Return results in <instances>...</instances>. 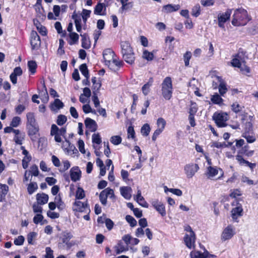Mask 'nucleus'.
Listing matches in <instances>:
<instances>
[{"instance_id": "nucleus-1", "label": "nucleus", "mask_w": 258, "mask_h": 258, "mask_svg": "<svg viewBox=\"0 0 258 258\" xmlns=\"http://www.w3.org/2000/svg\"><path fill=\"white\" fill-rule=\"evenodd\" d=\"M249 20L247 12L244 9L239 8L234 11L231 23L234 26H244Z\"/></svg>"}, {"instance_id": "nucleus-2", "label": "nucleus", "mask_w": 258, "mask_h": 258, "mask_svg": "<svg viewBox=\"0 0 258 258\" xmlns=\"http://www.w3.org/2000/svg\"><path fill=\"white\" fill-rule=\"evenodd\" d=\"M120 46L123 58L127 63L133 64L135 61V57L130 43L127 41H122Z\"/></svg>"}, {"instance_id": "nucleus-3", "label": "nucleus", "mask_w": 258, "mask_h": 258, "mask_svg": "<svg viewBox=\"0 0 258 258\" xmlns=\"http://www.w3.org/2000/svg\"><path fill=\"white\" fill-rule=\"evenodd\" d=\"M162 95L166 100H170L172 96L173 88L171 78L169 77H166L162 84Z\"/></svg>"}, {"instance_id": "nucleus-4", "label": "nucleus", "mask_w": 258, "mask_h": 258, "mask_svg": "<svg viewBox=\"0 0 258 258\" xmlns=\"http://www.w3.org/2000/svg\"><path fill=\"white\" fill-rule=\"evenodd\" d=\"M67 130L66 127L59 128L57 126L53 124L51 127L50 135L54 137V140L56 142L60 143L62 141V136L66 140V134Z\"/></svg>"}, {"instance_id": "nucleus-5", "label": "nucleus", "mask_w": 258, "mask_h": 258, "mask_svg": "<svg viewBox=\"0 0 258 258\" xmlns=\"http://www.w3.org/2000/svg\"><path fill=\"white\" fill-rule=\"evenodd\" d=\"M231 64L234 67L240 69L241 72L246 73L250 72L249 68L246 65L245 61L243 60L239 53H238L235 57L232 60Z\"/></svg>"}, {"instance_id": "nucleus-6", "label": "nucleus", "mask_w": 258, "mask_h": 258, "mask_svg": "<svg viewBox=\"0 0 258 258\" xmlns=\"http://www.w3.org/2000/svg\"><path fill=\"white\" fill-rule=\"evenodd\" d=\"M232 13V9H227L225 13H220L218 16V26L219 27L224 28L225 23L229 20Z\"/></svg>"}, {"instance_id": "nucleus-7", "label": "nucleus", "mask_w": 258, "mask_h": 258, "mask_svg": "<svg viewBox=\"0 0 258 258\" xmlns=\"http://www.w3.org/2000/svg\"><path fill=\"white\" fill-rule=\"evenodd\" d=\"M235 229L234 226L229 225L222 232L221 239L223 240H226L231 239L235 234Z\"/></svg>"}, {"instance_id": "nucleus-8", "label": "nucleus", "mask_w": 258, "mask_h": 258, "mask_svg": "<svg viewBox=\"0 0 258 258\" xmlns=\"http://www.w3.org/2000/svg\"><path fill=\"white\" fill-rule=\"evenodd\" d=\"M199 169V167L198 164L191 163L186 164L184 166V170L187 177L190 178L194 176Z\"/></svg>"}, {"instance_id": "nucleus-9", "label": "nucleus", "mask_w": 258, "mask_h": 258, "mask_svg": "<svg viewBox=\"0 0 258 258\" xmlns=\"http://www.w3.org/2000/svg\"><path fill=\"white\" fill-rule=\"evenodd\" d=\"M151 205L162 216L164 217L166 214V210L164 205L157 199L153 200L151 201Z\"/></svg>"}, {"instance_id": "nucleus-10", "label": "nucleus", "mask_w": 258, "mask_h": 258, "mask_svg": "<svg viewBox=\"0 0 258 258\" xmlns=\"http://www.w3.org/2000/svg\"><path fill=\"white\" fill-rule=\"evenodd\" d=\"M30 43L33 50L38 49L40 46V37L35 31H32L31 33Z\"/></svg>"}, {"instance_id": "nucleus-11", "label": "nucleus", "mask_w": 258, "mask_h": 258, "mask_svg": "<svg viewBox=\"0 0 258 258\" xmlns=\"http://www.w3.org/2000/svg\"><path fill=\"white\" fill-rule=\"evenodd\" d=\"M213 117L217 125L219 127H224L226 125L225 121L226 120V114L215 113Z\"/></svg>"}, {"instance_id": "nucleus-12", "label": "nucleus", "mask_w": 258, "mask_h": 258, "mask_svg": "<svg viewBox=\"0 0 258 258\" xmlns=\"http://www.w3.org/2000/svg\"><path fill=\"white\" fill-rule=\"evenodd\" d=\"M123 63V62L122 61L117 60L114 57L111 60V61H110L109 63H107V66H108L111 70L116 72L122 66Z\"/></svg>"}, {"instance_id": "nucleus-13", "label": "nucleus", "mask_w": 258, "mask_h": 258, "mask_svg": "<svg viewBox=\"0 0 258 258\" xmlns=\"http://www.w3.org/2000/svg\"><path fill=\"white\" fill-rule=\"evenodd\" d=\"M195 239V234L194 231H191L189 234H186L184 238L185 243L189 248H191L194 246Z\"/></svg>"}, {"instance_id": "nucleus-14", "label": "nucleus", "mask_w": 258, "mask_h": 258, "mask_svg": "<svg viewBox=\"0 0 258 258\" xmlns=\"http://www.w3.org/2000/svg\"><path fill=\"white\" fill-rule=\"evenodd\" d=\"M70 176L71 180L74 182L80 180L81 177V171L78 166H74L71 169Z\"/></svg>"}, {"instance_id": "nucleus-15", "label": "nucleus", "mask_w": 258, "mask_h": 258, "mask_svg": "<svg viewBox=\"0 0 258 258\" xmlns=\"http://www.w3.org/2000/svg\"><path fill=\"white\" fill-rule=\"evenodd\" d=\"M115 54L114 51L111 49L108 48L105 49L103 52V56L105 60V64L107 65L110 61H111V60L115 57Z\"/></svg>"}, {"instance_id": "nucleus-16", "label": "nucleus", "mask_w": 258, "mask_h": 258, "mask_svg": "<svg viewBox=\"0 0 258 258\" xmlns=\"http://www.w3.org/2000/svg\"><path fill=\"white\" fill-rule=\"evenodd\" d=\"M22 73V70L20 67H16L14 69L13 72L10 76V80L14 85L16 84L17 83V76H21Z\"/></svg>"}, {"instance_id": "nucleus-17", "label": "nucleus", "mask_w": 258, "mask_h": 258, "mask_svg": "<svg viewBox=\"0 0 258 258\" xmlns=\"http://www.w3.org/2000/svg\"><path fill=\"white\" fill-rule=\"evenodd\" d=\"M28 130V134L30 137L31 139L33 141L36 140L34 136L38 132L39 127L37 124L27 126Z\"/></svg>"}, {"instance_id": "nucleus-18", "label": "nucleus", "mask_w": 258, "mask_h": 258, "mask_svg": "<svg viewBox=\"0 0 258 258\" xmlns=\"http://www.w3.org/2000/svg\"><path fill=\"white\" fill-rule=\"evenodd\" d=\"M85 124L86 128L91 132H94L97 129V124L96 121L88 117L86 118Z\"/></svg>"}, {"instance_id": "nucleus-19", "label": "nucleus", "mask_w": 258, "mask_h": 258, "mask_svg": "<svg viewBox=\"0 0 258 258\" xmlns=\"http://www.w3.org/2000/svg\"><path fill=\"white\" fill-rule=\"evenodd\" d=\"M88 204L87 203H83L81 201H76L73 205V210L77 212H83L86 209H88Z\"/></svg>"}, {"instance_id": "nucleus-20", "label": "nucleus", "mask_w": 258, "mask_h": 258, "mask_svg": "<svg viewBox=\"0 0 258 258\" xmlns=\"http://www.w3.org/2000/svg\"><path fill=\"white\" fill-rule=\"evenodd\" d=\"M179 9L180 6L179 5L168 4L163 7L162 11L164 13L168 14L177 11Z\"/></svg>"}, {"instance_id": "nucleus-21", "label": "nucleus", "mask_w": 258, "mask_h": 258, "mask_svg": "<svg viewBox=\"0 0 258 258\" xmlns=\"http://www.w3.org/2000/svg\"><path fill=\"white\" fill-rule=\"evenodd\" d=\"M121 196L126 200H130L132 197V189L130 186H122L120 187Z\"/></svg>"}, {"instance_id": "nucleus-22", "label": "nucleus", "mask_w": 258, "mask_h": 258, "mask_svg": "<svg viewBox=\"0 0 258 258\" xmlns=\"http://www.w3.org/2000/svg\"><path fill=\"white\" fill-rule=\"evenodd\" d=\"M236 207L233 208L231 211V216L233 220H236L238 217L242 215L243 209L240 204H237Z\"/></svg>"}, {"instance_id": "nucleus-23", "label": "nucleus", "mask_w": 258, "mask_h": 258, "mask_svg": "<svg viewBox=\"0 0 258 258\" xmlns=\"http://www.w3.org/2000/svg\"><path fill=\"white\" fill-rule=\"evenodd\" d=\"M36 200L38 204L44 205L47 203L48 196L44 193L37 194L36 195Z\"/></svg>"}, {"instance_id": "nucleus-24", "label": "nucleus", "mask_w": 258, "mask_h": 258, "mask_svg": "<svg viewBox=\"0 0 258 258\" xmlns=\"http://www.w3.org/2000/svg\"><path fill=\"white\" fill-rule=\"evenodd\" d=\"M135 200L142 207L148 208V204L146 202H145L143 197L142 196L141 191L140 189L138 190L137 195L136 196V198Z\"/></svg>"}, {"instance_id": "nucleus-25", "label": "nucleus", "mask_w": 258, "mask_h": 258, "mask_svg": "<svg viewBox=\"0 0 258 258\" xmlns=\"http://www.w3.org/2000/svg\"><path fill=\"white\" fill-rule=\"evenodd\" d=\"M153 82V79L152 78H150L149 79L148 82L146 83L142 88V91L143 93L145 95H147L150 91V87L152 85Z\"/></svg>"}, {"instance_id": "nucleus-26", "label": "nucleus", "mask_w": 258, "mask_h": 258, "mask_svg": "<svg viewBox=\"0 0 258 258\" xmlns=\"http://www.w3.org/2000/svg\"><path fill=\"white\" fill-rule=\"evenodd\" d=\"M9 190V187L6 184H0V202L5 199Z\"/></svg>"}, {"instance_id": "nucleus-27", "label": "nucleus", "mask_w": 258, "mask_h": 258, "mask_svg": "<svg viewBox=\"0 0 258 258\" xmlns=\"http://www.w3.org/2000/svg\"><path fill=\"white\" fill-rule=\"evenodd\" d=\"M209 253L208 251L204 253L201 252L199 251H191L190 252V256L191 258H207Z\"/></svg>"}, {"instance_id": "nucleus-28", "label": "nucleus", "mask_w": 258, "mask_h": 258, "mask_svg": "<svg viewBox=\"0 0 258 258\" xmlns=\"http://www.w3.org/2000/svg\"><path fill=\"white\" fill-rule=\"evenodd\" d=\"M54 203L56 204V206L58 209L60 210H62L65 208V204L62 201L60 195L56 196L54 199Z\"/></svg>"}, {"instance_id": "nucleus-29", "label": "nucleus", "mask_w": 258, "mask_h": 258, "mask_svg": "<svg viewBox=\"0 0 258 258\" xmlns=\"http://www.w3.org/2000/svg\"><path fill=\"white\" fill-rule=\"evenodd\" d=\"M66 144L62 145V148H64V150L69 154L71 151H73L75 149V147L71 144L69 140L66 139Z\"/></svg>"}, {"instance_id": "nucleus-30", "label": "nucleus", "mask_w": 258, "mask_h": 258, "mask_svg": "<svg viewBox=\"0 0 258 258\" xmlns=\"http://www.w3.org/2000/svg\"><path fill=\"white\" fill-rule=\"evenodd\" d=\"M27 126L33 125L37 124L36 122V120L34 117V114L31 112H29L27 114Z\"/></svg>"}, {"instance_id": "nucleus-31", "label": "nucleus", "mask_w": 258, "mask_h": 258, "mask_svg": "<svg viewBox=\"0 0 258 258\" xmlns=\"http://www.w3.org/2000/svg\"><path fill=\"white\" fill-rule=\"evenodd\" d=\"M81 36L82 37V47L85 49H89L90 47V43L87 39V35L81 34Z\"/></svg>"}, {"instance_id": "nucleus-32", "label": "nucleus", "mask_w": 258, "mask_h": 258, "mask_svg": "<svg viewBox=\"0 0 258 258\" xmlns=\"http://www.w3.org/2000/svg\"><path fill=\"white\" fill-rule=\"evenodd\" d=\"M218 170L216 167L209 166L207 169V175L209 178L213 177L218 174Z\"/></svg>"}, {"instance_id": "nucleus-33", "label": "nucleus", "mask_w": 258, "mask_h": 258, "mask_svg": "<svg viewBox=\"0 0 258 258\" xmlns=\"http://www.w3.org/2000/svg\"><path fill=\"white\" fill-rule=\"evenodd\" d=\"M70 38L71 40V41L69 42V44L70 45H73L78 42L79 38V35L76 32H71L70 33Z\"/></svg>"}, {"instance_id": "nucleus-34", "label": "nucleus", "mask_w": 258, "mask_h": 258, "mask_svg": "<svg viewBox=\"0 0 258 258\" xmlns=\"http://www.w3.org/2000/svg\"><path fill=\"white\" fill-rule=\"evenodd\" d=\"M38 185L36 182H32L29 183L27 187V191L29 195H32L37 189Z\"/></svg>"}, {"instance_id": "nucleus-35", "label": "nucleus", "mask_w": 258, "mask_h": 258, "mask_svg": "<svg viewBox=\"0 0 258 258\" xmlns=\"http://www.w3.org/2000/svg\"><path fill=\"white\" fill-rule=\"evenodd\" d=\"M242 136L246 140L248 143H253L256 140L255 137L252 135H250L249 133L244 132Z\"/></svg>"}, {"instance_id": "nucleus-36", "label": "nucleus", "mask_w": 258, "mask_h": 258, "mask_svg": "<svg viewBox=\"0 0 258 258\" xmlns=\"http://www.w3.org/2000/svg\"><path fill=\"white\" fill-rule=\"evenodd\" d=\"M80 70L82 74L86 78H89V71L86 63L82 64L80 66Z\"/></svg>"}, {"instance_id": "nucleus-37", "label": "nucleus", "mask_w": 258, "mask_h": 258, "mask_svg": "<svg viewBox=\"0 0 258 258\" xmlns=\"http://www.w3.org/2000/svg\"><path fill=\"white\" fill-rule=\"evenodd\" d=\"M116 254H119L120 253L126 251L128 250V246H124L121 243H118L117 246L115 247Z\"/></svg>"}, {"instance_id": "nucleus-38", "label": "nucleus", "mask_w": 258, "mask_h": 258, "mask_svg": "<svg viewBox=\"0 0 258 258\" xmlns=\"http://www.w3.org/2000/svg\"><path fill=\"white\" fill-rule=\"evenodd\" d=\"M211 100L213 103L219 105L223 102V99L217 93L212 96Z\"/></svg>"}, {"instance_id": "nucleus-39", "label": "nucleus", "mask_w": 258, "mask_h": 258, "mask_svg": "<svg viewBox=\"0 0 258 258\" xmlns=\"http://www.w3.org/2000/svg\"><path fill=\"white\" fill-rule=\"evenodd\" d=\"M151 128L148 123L143 125L141 130V133L143 136L146 137L149 135Z\"/></svg>"}, {"instance_id": "nucleus-40", "label": "nucleus", "mask_w": 258, "mask_h": 258, "mask_svg": "<svg viewBox=\"0 0 258 258\" xmlns=\"http://www.w3.org/2000/svg\"><path fill=\"white\" fill-rule=\"evenodd\" d=\"M28 67L31 74H34L36 72L37 64L35 61H29L28 62Z\"/></svg>"}, {"instance_id": "nucleus-41", "label": "nucleus", "mask_w": 258, "mask_h": 258, "mask_svg": "<svg viewBox=\"0 0 258 258\" xmlns=\"http://www.w3.org/2000/svg\"><path fill=\"white\" fill-rule=\"evenodd\" d=\"M154 54L152 52L144 50L143 53V57L148 61L152 60L154 58Z\"/></svg>"}, {"instance_id": "nucleus-42", "label": "nucleus", "mask_w": 258, "mask_h": 258, "mask_svg": "<svg viewBox=\"0 0 258 258\" xmlns=\"http://www.w3.org/2000/svg\"><path fill=\"white\" fill-rule=\"evenodd\" d=\"M191 14L195 17H198L201 14V7L199 4L196 5L192 8Z\"/></svg>"}, {"instance_id": "nucleus-43", "label": "nucleus", "mask_w": 258, "mask_h": 258, "mask_svg": "<svg viewBox=\"0 0 258 258\" xmlns=\"http://www.w3.org/2000/svg\"><path fill=\"white\" fill-rule=\"evenodd\" d=\"M85 196V192L83 189L80 187H78L76 193V198L79 200L83 199Z\"/></svg>"}, {"instance_id": "nucleus-44", "label": "nucleus", "mask_w": 258, "mask_h": 258, "mask_svg": "<svg viewBox=\"0 0 258 258\" xmlns=\"http://www.w3.org/2000/svg\"><path fill=\"white\" fill-rule=\"evenodd\" d=\"M110 142L115 145H118L121 143L122 139L119 136H113L110 138Z\"/></svg>"}, {"instance_id": "nucleus-45", "label": "nucleus", "mask_w": 258, "mask_h": 258, "mask_svg": "<svg viewBox=\"0 0 258 258\" xmlns=\"http://www.w3.org/2000/svg\"><path fill=\"white\" fill-rule=\"evenodd\" d=\"M25 138V134L23 133L19 136H14V141L16 143V144L18 145H22L23 144V141L24 140Z\"/></svg>"}, {"instance_id": "nucleus-46", "label": "nucleus", "mask_w": 258, "mask_h": 258, "mask_svg": "<svg viewBox=\"0 0 258 258\" xmlns=\"http://www.w3.org/2000/svg\"><path fill=\"white\" fill-rule=\"evenodd\" d=\"M198 111V106L196 103L191 102L189 113V115H195Z\"/></svg>"}, {"instance_id": "nucleus-47", "label": "nucleus", "mask_w": 258, "mask_h": 258, "mask_svg": "<svg viewBox=\"0 0 258 258\" xmlns=\"http://www.w3.org/2000/svg\"><path fill=\"white\" fill-rule=\"evenodd\" d=\"M28 171L30 172V174L31 176H37L39 173L38 168L36 165H33L31 167L30 170Z\"/></svg>"}, {"instance_id": "nucleus-48", "label": "nucleus", "mask_w": 258, "mask_h": 258, "mask_svg": "<svg viewBox=\"0 0 258 258\" xmlns=\"http://www.w3.org/2000/svg\"><path fill=\"white\" fill-rule=\"evenodd\" d=\"M20 122V117L18 116H15L13 118L11 122L10 125L13 127H16L19 125Z\"/></svg>"}, {"instance_id": "nucleus-49", "label": "nucleus", "mask_w": 258, "mask_h": 258, "mask_svg": "<svg viewBox=\"0 0 258 258\" xmlns=\"http://www.w3.org/2000/svg\"><path fill=\"white\" fill-rule=\"evenodd\" d=\"M73 235L70 232L64 233L62 238V241L63 243L68 244L69 240L72 238Z\"/></svg>"}, {"instance_id": "nucleus-50", "label": "nucleus", "mask_w": 258, "mask_h": 258, "mask_svg": "<svg viewBox=\"0 0 258 258\" xmlns=\"http://www.w3.org/2000/svg\"><path fill=\"white\" fill-rule=\"evenodd\" d=\"M67 120V117L64 115H59L57 117L56 123L58 125H62Z\"/></svg>"}, {"instance_id": "nucleus-51", "label": "nucleus", "mask_w": 258, "mask_h": 258, "mask_svg": "<svg viewBox=\"0 0 258 258\" xmlns=\"http://www.w3.org/2000/svg\"><path fill=\"white\" fill-rule=\"evenodd\" d=\"M125 220L130 223L131 226L135 227L137 225V221L135 218L131 215H126L125 216Z\"/></svg>"}, {"instance_id": "nucleus-52", "label": "nucleus", "mask_w": 258, "mask_h": 258, "mask_svg": "<svg viewBox=\"0 0 258 258\" xmlns=\"http://www.w3.org/2000/svg\"><path fill=\"white\" fill-rule=\"evenodd\" d=\"M37 233L35 232H31L27 235L28 242L30 244H33V240L36 238Z\"/></svg>"}, {"instance_id": "nucleus-53", "label": "nucleus", "mask_w": 258, "mask_h": 258, "mask_svg": "<svg viewBox=\"0 0 258 258\" xmlns=\"http://www.w3.org/2000/svg\"><path fill=\"white\" fill-rule=\"evenodd\" d=\"M157 124L158 128L164 130L166 125V121L162 117L159 118L157 121Z\"/></svg>"}, {"instance_id": "nucleus-54", "label": "nucleus", "mask_w": 258, "mask_h": 258, "mask_svg": "<svg viewBox=\"0 0 258 258\" xmlns=\"http://www.w3.org/2000/svg\"><path fill=\"white\" fill-rule=\"evenodd\" d=\"M107 196H106V194H105V191L103 190L100 192L99 195V199L103 205H106L107 204Z\"/></svg>"}, {"instance_id": "nucleus-55", "label": "nucleus", "mask_w": 258, "mask_h": 258, "mask_svg": "<svg viewBox=\"0 0 258 258\" xmlns=\"http://www.w3.org/2000/svg\"><path fill=\"white\" fill-rule=\"evenodd\" d=\"M91 12L90 10L83 9L82 12V19L85 23H86L87 19L90 17Z\"/></svg>"}, {"instance_id": "nucleus-56", "label": "nucleus", "mask_w": 258, "mask_h": 258, "mask_svg": "<svg viewBox=\"0 0 258 258\" xmlns=\"http://www.w3.org/2000/svg\"><path fill=\"white\" fill-rule=\"evenodd\" d=\"M92 142L93 143H96L98 145H99L101 143V138L98 133L94 134L92 135Z\"/></svg>"}, {"instance_id": "nucleus-57", "label": "nucleus", "mask_w": 258, "mask_h": 258, "mask_svg": "<svg viewBox=\"0 0 258 258\" xmlns=\"http://www.w3.org/2000/svg\"><path fill=\"white\" fill-rule=\"evenodd\" d=\"M227 89L226 85L223 82H221L219 86V92L221 95H224V94L227 92Z\"/></svg>"}, {"instance_id": "nucleus-58", "label": "nucleus", "mask_w": 258, "mask_h": 258, "mask_svg": "<svg viewBox=\"0 0 258 258\" xmlns=\"http://www.w3.org/2000/svg\"><path fill=\"white\" fill-rule=\"evenodd\" d=\"M104 8L103 4H98L95 8L94 14L97 15H101V12Z\"/></svg>"}, {"instance_id": "nucleus-59", "label": "nucleus", "mask_w": 258, "mask_h": 258, "mask_svg": "<svg viewBox=\"0 0 258 258\" xmlns=\"http://www.w3.org/2000/svg\"><path fill=\"white\" fill-rule=\"evenodd\" d=\"M92 99L96 108H98L100 106V101L98 98V94L96 93H93Z\"/></svg>"}, {"instance_id": "nucleus-60", "label": "nucleus", "mask_w": 258, "mask_h": 258, "mask_svg": "<svg viewBox=\"0 0 258 258\" xmlns=\"http://www.w3.org/2000/svg\"><path fill=\"white\" fill-rule=\"evenodd\" d=\"M127 137L134 139L135 138V132L133 126H130L127 128Z\"/></svg>"}, {"instance_id": "nucleus-61", "label": "nucleus", "mask_w": 258, "mask_h": 258, "mask_svg": "<svg viewBox=\"0 0 258 258\" xmlns=\"http://www.w3.org/2000/svg\"><path fill=\"white\" fill-rule=\"evenodd\" d=\"M83 110L85 113H88L89 112H92L94 114L96 113L95 110H92L90 105L88 104L83 106Z\"/></svg>"}, {"instance_id": "nucleus-62", "label": "nucleus", "mask_w": 258, "mask_h": 258, "mask_svg": "<svg viewBox=\"0 0 258 258\" xmlns=\"http://www.w3.org/2000/svg\"><path fill=\"white\" fill-rule=\"evenodd\" d=\"M101 86V83L100 81H98L97 83L93 84L92 90L93 93H96L98 94L99 93V89Z\"/></svg>"}, {"instance_id": "nucleus-63", "label": "nucleus", "mask_w": 258, "mask_h": 258, "mask_svg": "<svg viewBox=\"0 0 258 258\" xmlns=\"http://www.w3.org/2000/svg\"><path fill=\"white\" fill-rule=\"evenodd\" d=\"M24 240V237L21 235L15 239L14 242V244L16 245H22L23 244Z\"/></svg>"}, {"instance_id": "nucleus-64", "label": "nucleus", "mask_w": 258, "mask_h": 258, "mask_svg": "<svg viewBox=\"0 0 258 258\" xmlns=\"http://www.w3.org/2000/svg\"><path fill=\"white\" fill-rule=\"evenodd\" d=\"M45 258H54L53 250L50 247H47L45 249Z\"/></svg>"}]
</instances>
